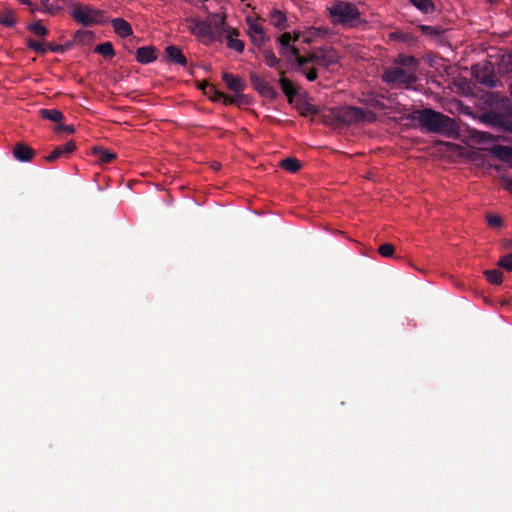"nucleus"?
Wrapping results in <instances>:
<instances>
[{
  "label": "nucleus",
  "instance_id": "obj_40",
  "mask_svg": "<svg viewBox=\"0 0 512 512\" xmlns=\"http://www.w3.org/2000/svg\"><path fill=\"white\" fill-rule=\"evenodd\" d=\"M486 219L490 227L499 228L503 224L502 218L497 215L488 214Z\"/></svg>",
  "mask_w": 512,
  "mask_h": 512
},
{
  "label": "nucleus",
  "instance_id": "obj_47",
  "mask_svg": "<svg viewBox=\"0 0 512 512\" xmlns=\"http://www.w3.org/2000/svg\"><path fill=\"white\" fill-rule=\"evenodd\" d=\"M207 90L204 92L206 95H208L210 98L213 95V93H216L217 89L214 85H211L209 83H206Z\"/></svg>",
  "mask_w": 512,
  "mask_h": 512
},
{
  "label": "nucleus",
  "instance_id": "obj_22",
  "mask_svg": "<svg viewBox=\"0 0 512 512\" xmlns=\"http://www.w3.org/2000/svg\"><path fill=\"white\" fill-rule=\"evenodd\" d=\"M92 153L97 158V160L102 164L111 163L113 160L116 159V153L108 151L101 147H93Z\"/></svg>",
  "mask_w": 512,
  "mask_h": 512
},
{
  "label": "nucleus",
  "instance_id": "obj_15",
  "mask_svg": "<svg viewBox=\"0 0 512 512\" xmlns=\"http://www.w3.org/2000/svg\"><path fill=\"white\" fill-rule=\"evenodd\" d=\"M156 59V48L153 46L140 47L136 51V60L141 64H149Z\"/></svg>",
  "mask_w": 512,
  "mask_h": 512
},
{
  "label": "nucleus",
  "instance_id": "obj_44",
  "mask_svg": "<svg viewBox=\"0 0 512 512\" xmlns=\"http://www.w3.org/2000/svg\"><path fill=\"white\" fill-rule=\"evenodd\" d=\"M306 58H307L308 64L313 63V64L318 65V58H319L318 48H315L312 52H310L308 55H306Z\"/></svg>",
  "mask_w": 512,
  "mask_h": 512
},
{
  "label": "nucleus",
  "instance_id": "obj_31",
  "mask_svg": "<svg viewBox=\"0 0 512 512\" xmlns=\"http://www.w3.org/2000/svg\"><path fill=\"white\" fill-rule=\"evenodd\" d=\"M0 24L5 27H13L15 25L14 14L11 10L0 11Z\"/></svg>",
  "mask_w": 512,
  "mask_h": 512
},
{
  "label": "nucleus",
  "instance_id": "obj_39",
  "mask_svg": "<svg viewBox=\"0 0 512 512\" xmlns=\"http://www.w3.org/2000/svg\"><path fill=\"white\" fill-rule=\"evenodd\" d=\"M294 57V62L297 68L301 71L302 68H306L305 66L308 64L306 56H302L298 54H290L288 58Z\"/></svg>",
  "mask_w": 512,
  "mask_h": 512
},
{
  "label": "nucleus",
  "instance_id": "obj_37",
  "mask_svg": "<svg viewBox=\"0 0 512 512\" xmlns=\"http://www.w3.org/2000/svg\"><path fill=\"white\" fill-rule=\"evenodd\" d=\"M394 251H395V248L390 243H384V244L380 245L378 248L379 254L386 258L393 256Z\"/></svg>",
  "mask_w": 512,
  "mask_h": 512
},
{
  "label": "nucleus",
  "instance_id": "obj_28",
  "mask_svg": "<svg viewBox=\"0 0 512 512\" xmlns=\"http://www.w3.org/2000/svg\"><path fill=\"white\" fill-rule=\"evenodd\" d=\"M94 51L105 58H113L115 56V50L111 42H104L97 45Z\"/></svg>",
  "mask_w": 512,
  "mask_h": 512
},
{
  "label": "nucleus",
  "instance_id": "obj_35",
  "mask_svg": "<svg viewBox=\"0 0 512 512\" xmlns=\"http://www.w3.org/2000/svg\"><path fill=\"white\" fill-rule=\"evenodd\" d=\"M497 264L508 272H512V252L502 256Z\"/></svg>",
  "mask_w": 512,
  "mask_h": 512
},
{
  "label": "nucleus",
  "instance_id": "obj_5",
  "mask_svg": "<svg viewBox=\"0 0 512 512\" xmlns=\"http://www.w3.org/2000/svg\"><path fill=\"white\" fill-rule=\"evenodd\" d=\"M382 80L388 84L393 83L408 87L416 82V76L413 71L405 70L402 67H390L384 71Z\"/></svg>",
  "mask_w": 512,
  "mask_h": 512
},
{
  "label": "nucleus",
  "instance_id": "obj_10",
  "mask_svg": "<svg viewBox=\"0 0 512 512\" xmlns=\"http://www.w3.org/2000/svg\"><path fill=\"white\" fill-rule=\"evenodd\" d=\"M318 66L329 69L339 62L340 56L336 49L332 47L318 48Z\"/></svg>",
  "mask_w": 512,
  "mask_h": 512
},
{
  "label": "nucleus",
  "instance_id": "obj_8",
  "mask_svg": "<svg viewBox=\"0 0 512 512\" xmlns=\"http://www.w3.org/2000/svg\"><path fill=\"white\" fill-rule=\"evenodd\" d=\"M368 111L358 107L346 106L338 112V119L346 124L357 123L365 120Z\"/></svg>",
  "mask_w": 512,
  "mask_h": 512
},
{
  "label": "nucleus",
  "instance_id": "obj_30",
  "mask_svg": "<svg viewBox=\"0 0 512 512\" xmlns=\"http://www.w3.org/2000/svg\"><path fill=\"white\" fill-rule=\"evenodd\" d=\"M419 30L432 38H438L443 33V29L437 26L420 25Z\"/></svg>",
  "mask_w": 512,
  "mask_h": 512
},
{
  "label": "nucleus",
  "instance_id": "obj_49",
  "mask_svg": "<svg viewBox=\"0 0 512 512\" xmlns=\"http://www.w3.org/2000/svg\"><path fill=\"white\" fill-rule=\"evenodd\" d=\"M214 17L216 18H219L218 20V25L219 26H223L225 24V21H226V16L225 15H218V14H215Z\"/></svg>",
  "mask_w": 512,
  "mask_h": 512
},
{
  "label": "nucleus",
  "instance_id": "obj_4",
  "mask_svg": "<svg viewBox=\"0 0 512 512\" xmlns=\"http://www.w3.org/2000/svg\"><path fill=\"white\" fill-rule=\"evenodd\" d=\"M72 18L83 26H92L104 22L103 12L88 5L76 4L72 11Z\"/></svg>",
  "mask_w": 512,
  "mask_h": 512
},
{
  "label": "nucleus",
  "instance_id": "obj_24",
  "mask_svg": "<svg viewBox=\"0 0 512 512\" xmlns=\"http://www.w3.org/2000/svg\"><path fill=\"white\" fill-rule=\"evenodd\" d=\"M491 153L500 160L507 161L512 158V147L496 145L491 148Z\"/></svg>",
  "mask_w": 512,
  "mask_h": 512
},
{
  "label": "nucleus",
  "instance_id": "obj_27",
  "mask_svg": "<svg viewBox=\"0 0 512 512\" xmlns=\"http://www.w3.org/2000/svg\"><path fill=\"white\" fill-rule=\"evenodd\" d=\"M395 63L402 67L411 68L412 71L414 72V70L417 67L418 60L414 56H408V55L401 54L395 59Z\"/></svg>",
  "mask_w": 512,
  "mask_h": 512
},
{
  "label": "nucleus",
  "instance_id": "obj_6",
  "mask_svg": "<svg viewBox=\"0 0 512 512\" xmlns=\"http://www.w3.org/2000/svg\"><path fill=\"white\" fill-rule=\"evenodd\" d=\"M185 22L188 31L192 35H195L203 39L207 38L210 41H213L215 39L212 32V26L210 23L193 17L186 18Z\"/></svg>",
  "mask_w": 512,
  "mask_h": 512
},
{
  "label": "nucleus",
  "instance_id": "obj_3",
  "mask_svg": "<svg viewBox=\"0 0 512 512\" xmlns=\"http://www.w3.org/2000/svg\"><path fill=\"white\" fill-rule=\"evenodd\" d=\"M329 13L334 24L357 27L362 22L361 14L353 3L336 1L329 8Z\"/></svg>",
  "mask_w": 512,
  "mask_h": 512
},
{
  "label": "nucleus",
  "instance_id": "obj_48",
  "mask_svg": "<svg viewBox=\"0 0 512 512\" xmlns=\"http://www.w3.org/2000/svg\"><path fill=\"white\" fill-rule=\"evenodd\" d=\"M224 96H225L224 93L217 90L216 93H213V95L211 96V99L213 101H220V100L223 101Z\"/></svg>",
  "mask_w": 512,
  "mask_h": 512
},
{
  "label": "nucleus",
  "instance_id": "obj_36",
  "mask_svg": "<svg viewBox=\"0 0 512 512\" xmlns=\"http://www.w3.org/2000/svg\"><path fill=\"white\" fill-rule=\"evenodd\" d=\"M263 57H264L266 64L269 67H276L279 63V60L277 59V57L275 56V54L272 50H264Z\"/></svg>",
  "mask_w": 512,
  "mask_h": 512
},
{
  "label": "nucleus",
  "instance_id": "obj_13",
  "mask_svg": "<svg viewBox=\"0 0 512 512\" xmlns=\"http://www.w3.org/2000/svg\"><path fill=\"white\" fill-rule=\"evenodd\" d=\"M76 145L73 141H68L64 145L57 146L45 159L49 162H55L57 159L68 156L74 152Z\"/></svg>",
  "mask_w": 512,
  "mask_h": 512
},
{
  "label": "nucleus",
  "instance_id": "obj_9",
  "mask_svg": "<svg viewBox=\"0 0 512 512\" xmlns=\"http://www.w3.org/2000/svg\"><path fill=\"white\" fill-rule=\"evenodd\" d=\"M250 82L254 89L263 97L271 100L278 96L277 91L267 81L262 79L259 75L252 73L250 75Z\"/></svg>",
  "mask_w": 512,
  "mask_h": 512
},
{
  "label": "nucleus",
  "instance_id": "obj_38",
  "mask_svg": "<svg viewBox=\"0 0 512 512\" xmlns=\"http://www.w3.org/2000/svg\"><path fill=\"white\" fill-rule=\"evenodd\" d=\"M29 30L37 36H45L48 33V30L40 22L31 24Z\"/></svg>",
  "mask_w": 512,
  "mask_h": 512
},
{
  "label": "nucleus",
  "instance_id": "obj_52",
  "mask_svg": "<svg viewBox=\"0 0 512 512\" xmlns=\"http://www.w3.org/2000/svg\"><path fill=\"white\" fill-rule=\"evenodd\" d=\"M206 83H207V82H206V81H204L202 84H200V85H199V88H200L201 90H203L204 92L208 89V88H207V86H206Z\"/></svg>",
  "mask_w": 512,
  "mask_h": 512
},
{
  "label": "nucleus",
  "instance_id": "obj_42",
  "mask_svg": "<svg viewBox=\"0 0 512 512\" xmlns=\"http://www.w3.org/2000/svg\"><path fill=\"white\" fill-rule=\"evenodd\" d=\"M55 132L56 133L66 132V133L72 134L75 132V128L73 125L58 124L55 127Z\"/></svg>",
  "mask_w": 512,
  "mask_h": 512
},
{
  "label": "nucleus",
  "instance_id": "obj_45",
  "mask_svg": "<svg viewBox=\"0 0 512 512\" xmlns=\"http://www.w3.org/2000/svg\"><path fill=\"white\" fill-rule=\"evenodd\" d=\"M46 46H47V51L50 50L54 53H62L65 51V48L59 44H48Z\"/></svg>",
  "mask_w": 512,
  "mask_h": 512
},
{
  "label": "nucleus",
  "instance_id": "obj_17",
  "mask_svg": "<svg viewBox=\"0 0 512 512\" xmlns=\"http://www.w3.org/2000/svg\"><path fill=\"white\" fill-rule=\"evenodd\" d=\"M165 54L170 62L179 64L181 66L187 65V58L179 47L174 45L167 46L165 49Z\"/></svg>",
  "mask_w": 512,
  "mask_h": 512
},
{
  "label": "nucleus",
  "instance_id": "obj_16",
  "mask_svg": "<svg viewBox=\"0 0 512 512\" xmlns=\"http://www.w3.org/2000/svg\"><path fill=\"white\" fill-rule=\"evenodd\" d=\"M269 21L271 25L279 30H285L289 27L286 14L276 8L270 11Z\"/></svg>",
  "mask_w": 512,
  "mask_h": 512
},
{
  "label": "nucleus",
  "instance_id": "obj_1",
  "mask_svg": "<svg viewBox=\"0 0 512 512\" xmlns=\"http://www.w3.org/2000/svg\"><path fill=\"white\" fill-rule=\"evenodd\" d=\"M487 102L490 110L480 116V120L489 126L512 132V102L499 93L491 92L487 94Z\"/></svg>",
  "mask_w": 512,
  "mask_h": 512
},
{
  "label": "nucleus",
  "instance_id": "obj_34",
  "mask_svg": "<svg viewBox=\"0 0 512 512\" xmlns=\"http://www.w3.org/2000/svg\"><path fill=\"white\" fill-rule=\"evenodd\" d=\"M93 37V32L88 30H78L75 33V39L81 43L90 42L93 39Z\"/></svg>",
  "mask_w": 512,
  "mask_h": 512
},
{
  "label": "nucleus",
  "instance_id": "obj_25",
  "mask_svg": "<svg viewBox=\"0 0 512 512\" xmlns=\"http://www.w3.org/2000/svg\"><path fill=\"white\" fill-rule=\"evenodd\" d=\"M39 113L43 119L50 120L55 123L61 122L64 117L63 113L57 109H41Z\"/></svg>",
  "mask_w": 512,
  "mask_h": 512
},
{
  "label": "nucleus",
  "instance_id": "obj_2",
  "mask_svg": "<svg viewBox=\"0 0 512 512\" xmlns=\"http://www.w3.org/2000/svg\"><path fill=\"white\" fill-rule=\"evenodd\" d=\"M411 119L431 133L453 134L456 132V123L452 118L431 108L415 110L411 114Z\"/></svg>",
  "mask_w": 512,
  "mask_h": 512
},
{
  "label": "nucleus",
  "instance_id": "obj_56",
  "mask_svg": "<svg viewBox=\"0 0 512 512\" xmlns=\"http://www.w3.org/2000/svg\"><path fill=\"white\" fill-rule=\"evenodd\" d=\"M53 11H54V10H53V8H52V7H51V8H48V12H49V13H53Z\"/></svg>",
  "mask_w": 512,
  "mask_h": 512
},
{
  "label": "nucleus",
  "instance_id": "obj_26",
  "mask_svg": "<svg viewBox=\"0 0 512 512\" xmlns=\"http://www.w3.org/2000/svg\"><path fill=\"white\" fill-rule=\"evenodd\" d=\"M280 166L290 173H296L301 169L302 164L298 159L288 157L281 161Z\"/></svg>",
  "mask_w": 512,
  "mask_h": 512
},
{
  "label": "nucleus",
  "instance_id": "obj_29",
  "mask_svg": "<svg viewBox=\"0 0 512 512\" xmlns=\"http://www.w3.org/2000/svg\"><path fill=\"white\" fill-rule=\"evenodd\" d=\"M484 274L491 284L499 285L503 282V273L499 269L487 270Z\"/></svg>",
  "mask_w": 512,
  "mask_h": 512
},
{
  "label": "nucleus",
  "instance_id": "obj_51",
  "mask_svg": "<svg viewBox=\"0 0 512 512\" xmlns=\"http://www.w3.org/2000/svg\"><path fill=\"white\" fill-rule=\"evenodd\" d=\"M299 38H300V33L299 32H294V35L292 36V42L298 41Z\"/></svg>",
  "mask_w": 512,
  "mask_h": 512
},
{
  "label": "nucleus",
  "instance_id": "obj_43",
  "mask_svg": "<svg viewBox=\"0 0 512 512\" xmlns=\"http://www.w3.org/2000/svg\"><path fill=\"white\" fill-rule=\"evenodd\" d=\"M239 98H240V96H238V95L229 96V95L225 94V96L223 98V103L226 105H239Z\"/></svg>",
  "mask_w": 512,
  "mask_h": 512
},
{
  "label": "nucleus",
  "instance_id": "obj_12",
  "mask_svg": "<svg viewBox=\"0 0 512 512\" xmlns=\"http://www.w3.org/2000/svg\"><path fill=\"white\" fill-rule=\"evenodd\" d=\"M280 47V53L289 57L290 54H298V48L292 44V35L289 32H284L277 38Z\"/></svg>",
  "mask_w": 512,
  "mask_h": 512
},
{
  "label": "nucleus",
  "instance_id": "obj_19",
  "mask_svg": "<svg viewBox=\"0 0 512 512\" xmlns=\"http://www.w3.org/2000/svg\"><path fill=\"white\" fill-rule=\"evenodd\" d=\"M283 74L284 73L282 72L281 75ZM278 82L283 93L287 97L288 102L292 103L298 94V87H296L291 80L284 76H281Z\"/></svg>",
  "mask_w": 512,
  "mask_h": 512
},
{
  "label": "nucleus",
  "instance_id": "obj_54",
  "mask_svg": "<svg viewBox=\"0 0 512 512\" xmlns=\"http://www.w3.org/2000/svg\"><path fill=\"white\" fill-rule=\"evenodd\" d=\"M509 248H512V242L509 241L507 244H506V249H509Z\"/></svg>",
  "mask_w": 512,
  "mask_h": 512
},
{
  "label": "nucleus",
  "instance_id": "obj_55",
  "mask_svg": "<svg viewBox=\"0 0 512 512\" xmlns=\"http://www.w3.org/2000/svg\"><path fill=\"white\" fill-rule=\"evenodd\" d=\"M490 3H497L499 0H488Z\"/></svg>",
  "mask_w": 512,
  "mask_h": 512
},
{
  "label": "nucleus",
  "instance_id": "obj_18",
  "mask_svg": "<svg viewBox=\"0 0 512 512\" xmlns=\"http://www.w3.org/2000/svg\"><path fill=\"white\" fill-rule=\"evenodd\" d=\"M35 152L32 148L24 143H17L13 149V156L21 162H28L32 160Z\"/></svg>",
  "mask_w": 512,
  "mask_h": 512
},
{
  "label": "nucleus",
  "instance_id": "obj_53",
  "mask_svg": "<svg viewBox=\"0 0 512 512\" xmlns=\"http://www.w3.org/2000/svg\"><path fill=\"white\" fill-rule=\"evenodd\" d=\"M22 3L27 5V6H31L32 5V2L30 0H23Z\"/></svg>",
  "mask_w": 512,
  "mask_h": 512
},
{
  "label": "nucleus",
  "instance_id": "obj_41",
  "mask_svg": "<svg viewBox=\"0 0 512 512\" xmlns=\"http://www.w3.org/2000/svg\"><path fill=\"white\" fill-rule=\"evenodd\" d=\"M301 73L306 77V79L310 82L315 81L318 78V73L315 68H302Z\"/></svg>",
  "mask_w": 512,
  "mask_h": 512
},
{
  "label": "nucleus",
  "instance_id": "obj_7",
  "mask_svg": "<svg viewBox=\"0 0 512 512\" xmlns=\"http://www.w3.org/2000/svg\"><path fill=\"white\" fill-rule=\"evenodd\" d=\"M473 76L478 83L486 87L493 88L497 86L498 79L494 74L493 68L489 65L475 66L473 68Z\"/></svg>",
  "mask_w": 512,
  "mask_h": 512
},
{
  "label": "nucleus",
  "instance_id": "obj_14",
  "mask_svg": "<svg viewBox=\"0 0 512 512\" xmlns=\"http://www.w3.org/2000/svg\"><path fill=\"white\" fill-rule=\"evenodd\" d=\"M222 80L225 82L228 89L235 93L242 92L246 88L244 80L240 77L234 76L231 73L224 72L222 74Z\"/></svg>",
  "mask_w": 512,
  "mask_h": 512
},
{
  "label": "nucleus",
  "instance_id": "obj_32",
  "mask_svg": "<svg viewBox=\"0 0 512 512\" xmlns=\"http://www.w3.org/2000/svg\"><path fill=\"white\" fill-rule=\"evenodd\" d=\"M26 42L27 47L38 54H45L47 52V46L39 41H36L32 38H28Z\"/></svg>",
  "mask_w": 512,
  "mask_h": 512
},
{
  "label": "nucleus",
  "instance_id": "obj_11",
  "mask_svg": "<svg viewBox=\"0 0 512 512\" xmlns=\"http://www.w3.org/2000/svg\"><path fill=\"white\" fill-rule=\"evenodd\" d=\"M247 22L249 27L248 34L252 43L258 47H262L269 39L265 33L264 27L250 19H248Z\"/></svg>",
  "mask_w": 512,
  "mask_h": 512
},
{
  "label": "nucleus",
  "instance_id": "obj_58",
  "mask_svg": "<svg viewBox=\"0 0 512 512\" xmlns=\"http://www.w3.org/2000/svg\"><path fill=\"white\" fill-rule=\"evenodd\" d=\"M510 94H511V96H512V86L510 87Z\"/></svg>",
  "mask_w": 512,
  "mask_h": 512
},
{
  "label": "nucleus",
  "instance_id": "obj_46",
  "mask_svg": "<svg viewBox=\"0 0 512 512\" xmlns=\"http://www.w3.org/2000/svg\"><path fill=\"white\" fill-rule=\"evenodd\" d=\"M504 187L506 190L512 192V177H503Z\"/></svg>",
  "mask_w": 512,
  "mask_h": 512
},
{
  "label": "nucleus",
  "instance_id": "obj_21",
  "mask_svg": "<svg viewBox=\"0 0 512 512\" xmlns=\"http://www.w3.org/2000/svg\"><path fill=\"white\" fill-rule=\"evenodd\" d=\"M111 25L117 35L120 37H128L133 34L132 26L123 18L112 19Z\"/></svg>",
  "mask_w": 512,
  "mask_h": 512
},
{
  "label": "nucleus",
  "instance_id": "obj_23",
  "mask_svg": "<svg viewBox=\"0 0 512 512\" xmlns=\"http://www.w3.org/2000/svg\"><path fill=\"white\" fill-rule=\"evenodd\" d=\"M410 3L423 14H431L436 7L432 0H409Z\"/></svg>",
  "mask_w": 512,
  "mask_h": 512
},
{
  "label": "nucleus",
  "instance_id": "obj_50",
  "mask_svg": "<svg viewBox=\"0 0 512 512\" xmlns=\"http://www.w3.org/2000/svg\"><path fill=\"white\" fill-rule=\"evenodd\" d=\"M484 139H491V135L488 134V133H480V140H484Z\"/></svg>",
  "mask_w": 512,
  "mask_h": 512
},
{
  "label": "nucleus",
  "instance_id": "obj_20",
  "mask_svg": "<svg viewBox=\"0 0 512 512\" xmlns=\"http://www.w3.org/2000/svg\"><path fill=\"white\" fill-rule=\"evenodd\" d=\"M225 31L227 32V47L239 53H242L245 47L244 42L242 40L235 38L239 35V32L231 27H228L227 29H225Z\"/></svg>",
  "mask_w": 512,
  "mask_h": 512
},
{
  "label": "nucleus",
  "instance_id": "obj_57",
  "mask_svg": "<svg viewBox=\"0 0 512 512\" xmlns=\"http://www.w3.org/2000/svg\"><path fill=\"white\" fill-rule=\"evenodd\" d=\"M218 3H222L224 2L225 0H216Z\"/></svg>",
  "mask_w": 512,
  "mask_h": 512
},
{
  "label": "nucleus",
  "instance_id": "obj_33",
  "mask_svg": "<svg viewBox=\"0 0 512 512\" xmlns=\"http://www.w3.org/2000/svg\"><path fill=\"white\" fill-rule=\"evenodd\" d=\"M297 109L302 116H308V115H317L319 113V110L316 106L311 105L309 103H304L302 105L297 106Z\"/></svg>",
  "mask_w": 512,
  "mask_h": 512
}]
</instances>
